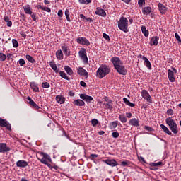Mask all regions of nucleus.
Listing matches in <instances>:
<instances>
[{
    "label": "nucleus",
    "instance_id": "c85d7f7f",
    "mask_svg": "<svg viewBox=\"0 0 181 181\" xmlns=\"http://www.w3.org/2000/svg\"><path fill=\"white\" fill-rule=\"evenodd\" d=\"M152 11V8L150 6L144 7V8L142 11V13L145 16H148L151 14V12Z\"/></svg>",
    "mask_w": 181,
    "mask_h": 181
},
{
    "label": "nucleus",
    "instance_id": "a18cd8bd",
    "mask_svg": "<svg viewBox=\"0 0 181 181\" xmlns=\"http://www.w3.org/2000/svg\"><path fill=\"white\" fill-rule=\"evenodd\" d=\"M99 123V121L97 119H93L91 120V124L93 127H96V125Z\"/></svg>",
    "mask_w": 181,
    "mask_h": 181
},
{
    "label": "nucleus",
    "instance_id": "39448f33",
    "mask_svg": "<svg viewBox=\"0 0 181 181\" xmlns=\"http://www.w3.org/2000/svg\"><path fill=\"white\" fill-rule=\"evenodd\" d=\"M37 160L43 164H47V162L52 163V158L47 154V153L39 152L38 156H37Z\"/></svg>",
    "mask_w": 181,
    "mask_h": 181
},
{
    "label": "nucleus",
    "instance_id": "c756f323",
    "mask_svg": "<svg viewBox=\"0 0 181 181\" xmlns=\"http://www.w3.org/2000/svg\"><path fill=\"white\" fill-rule=\"evenodd\" d=\"M59 76L62 77V78L65 79L66 81H70V77H69L66 72L63 71H58Z\"/></svg>",
    "mask_w": 181,
    "mask_h": 181
},
{
    "label": "nucleus",
    "instance_id": "9b49d317",
    "mask_svg": "<svg viewBox=\"0 0 181 181\" xmlns=\"http://www.w3.org/2000/svg\"><path fill=\"white\" fill-rule=\"evenodd\" d=\"M0 127H6L9 131H11V124H9L7 120L4 119H0Z\"/></svg>",
    "mask_w": 181,
    "mask_h": 181
},
{
    "label": "nucleus",
    "instance_id": "393cba45",
    "mask_svg": "<svg viewBox=\"0 0 181 181\" xmlns=\"http://www.w3.org/2000/svg\"><path fill=\"white\" fill-rule=\"evenodd\" d=\"M23 9L25 14L32 15L33 11L30 5L24 6Z\"/></svg>",
    "mask_w": 181,
    "mask_h": 181
},
{
    "label": "nucleus",
    "instance_id": "ddd939ff",
    "mask_svg": "<svg viewBox=\"0 0 181 181\" xmlns=\"http://www.w3.org/2000/svg\"><path fill=\"white\" fill-rule=\"evenodd\" d=\"M95 14L97 16H100L102 17H106L107 16V13L105 10L100 8V7H97L96 10L95 11Z\"/></svg>",
    "mask_w": 181,
    "mask_h": 181
},
{
    "label": "nucleus",
    "instance_id": "0e129e2a",
    "mask_svg": "<svg viewBox=\"0 0 181 181\" xmlns=\"http://www.w3.org/2000/svg\"><path fill=\"white\" fill-rule=\"evenodd\" d=\"M4 20L5 21L6 23H8V22H9V21H10V18L8 17H7V16H5L4 18Z\"/></svg>",
    "mask_w": 181,
    "mask_h": 181
},
{
    "label": "nucleus",
    "instance_id": "5701e85b",
    "mask_svg": "<svg viewBox=\"0 0 181 181\" xmlns=\"http://www.w3.org/2000/svg\"><path fill=\"white\" fill-rule=\"evenodd\" d=\"M103 106H105V109L110 110V111H112V110L114 108L112 100H110L109 103H104Z\"/></svg>",
    "mask_w": 181,
    "mask_h": 181
},
{
    "label": "nucleus",
    "instance_id": "bb28decb",
    "mask_svg": "<svg viewBox=\"0 0 181 181\" xmlns=\"http://www.w3.org/2000/svg\"><path fill=\"white\" fill-rule=\"evenodd\" d=\"M158 7L161 14H165V11H167V8L165 5H163L161 3H159L158 5Z\"/></svg>",
    "mask_w": 181,
    "mask_h": 181
},
{
    "label": "nucleus",
    "instance_id": "4be33fe9",
    "mask_svg": "<svg viewBox=\"0 0 181 181\" xmlns=\"http://www.w3.org/2000/svg\"><path fill=\"white\" fill-rule=\"evenodd\" d=\"M30 87L33 91L40 92V88L38 87V85L35 82L30 83Z\"/></svg>",
    "mask_w": 181,
    "mask_h": 181
},
{
    "label": "nucleus",
    "instance_id": "6e6552de",
    "mask_svg": "<svg viewBox=\"0 0 181 181\" xmlns=\"http://www.w3.org/2000/svg\"><path fill=\"white\" fill-rule=\"evenodd\" d=\"M76 42L78 44L84 45L85 46H90V42L88 41V40L86 37H79L76 39Z\"/></svg>",
    "mask_w": 181,
    "mask_h": 181
},
{
    "label": "nucleus",
    "instance_id": "69168bd1",
    "mask_svg": "<svg viewBox=\"0 0 181 181\" xmlns=\"http://www.w3.org/2000/svg\"><path fill=\"white\" fill-rule=\"evenodd\" d=\"M139 160L140 161L141 160L143 163H146V161H145L144 157H142V156L139 157Z\"/></svg>",
    "mask_w": 181,
    "mask_h": 181
},
{
    "label": "nucleus",
    "instance_id": "4468645a",
    "mask_svg": "<svg viewBox=\"0 0 181 181\" xmlns=\"http://www.w3.org/2000/svg\"><path fill=\"white\" fill-rule=\"evenodd\" d=\"M103 162L106 163L108 165H110L112 168H114L115 166L118 165V163L115 159L103 160Z\"/></svg>",
    "mask_w": 181,
    "mask_h": 181
},
{
    "label": "nucleus",
    "instance_id": "09e8293b",
    "mask_svg": "<svg viewBox=\"0 0 181 181\" xmlns=\"http://www.w3.org/2000/svg\"><path fill=\"white\" fill-rule=\"evenodd\" d=\"M19 64L21 66H23L25 64V61L23 59H20Z\"/></svg>",
    "mask_w": 181,
    "mask_h": 181
},
{
    "label": "nucleus",
    "instance_id": "72a5a7b5",
    "mask_svg": "<svg viewBox=\"0 0 181 181\" xmlns=\"http://www.w3.org/2000/svg\"><path fill=\"white\" fill-rule=\"evenodd\" d=\"M119 119L122 123H126L127 122V118L124 114L119 115Z\"/></svg>",
    "mask_w": 181,
    "mask_h": 181
},
{
    "label": "nucleus",
    "instance_id": "20e7f679",
    "mask_svg": "<svg viewBox=\"0 0 181 181\" xmlns=\"http://www.w3.org/2000/svg\"><path fill=\"white\" fill-rule=\"evenodd\" d=\"M110 72V69L108 66H107L106 65H102L97 70L96 74L98 77L100 79H102L103 78V77L107 76Z\"/></svg>",
    "mask_w": 181,
    "mask_h": 181
},
{
    "label": "nucleus",
    "instance_id": "423d86ee",
    "mask_svg": "<svg viewBox=\"0 0 181 181\" xmlns=\"http://www.w3.org/2000/svg\"><path fill=\"white\" fill-rule=\"evenodd\" d=\"M81 59L84 62L85 64L88 63L87 53L85 48H81L78 52Z\"/></svg>",
    "mask_w": 181,
    "mask_h": 181
},
{
    "label": "nucleus",
    "instance_id": "412c9836",
    "mask_svg": "<svg viewBox=\"0 0 181 181\" xmlns=\"http://www.w3.org/2000/svg\"><path fill=\"white\" fill-rule=\"evenodd\" d=\"M77 72L81 76H84L86 77L88 76V74L87 71L86 69H84L83 67L78 68Z\"/></svg>",
    "mask_w": 181,
    "mask_h": 181
},
{
    "label": "nucleus",
    "instance_id": "37998d69",
    "mask_svg": "<svg viewBox=\"0 0 181 181\" xmlns=\"http://www.w3.org/2000/svg\"><path fill=\"white\" fill-rule=\"evenodd\" d=\"M65 17L66 18L68 22H71L69 10L65 11Z\"/></svg>",
    "mask_w": 181,
    "mask_h": 181
},
{
    "label": "nucleus",
    "instance_id": "338daca9",
    "mask_svg": "<svg viewBox=\"0 0 181 181\" xmlns=\"http://www.w3.org/2000/svg\"><path fill=\"white\" fill-rule=\"evenodd\" d=\"M80 18L83 21L86 20V16L84 14H80Z\"/></svg>",
    "mask_w": 181,
    "mask_h": 181
},
{
    "label": "nucleus",
    "instance_id": "49530a36",
    "mask_svg": "<svg viewBox=\"0 0 181 181\" xmlns=\"http://www.w3.org/2000/svg\"><path fill=\"white\" fill-rule=\"evenodd\" d=\"M163 163L161 161H159L158 163H151L150 165L151 166H159L161 165Z\"/></svg>",
    "mask_w": 181,
    "mask_h": 181
},
{
    "label": "nucleus",
    "instance_id": "680f3d73",
    "mask_svg": "<svg viewBox=\"0 0 181 181\" xmlns=\"http://www.w3.org/2000/svg\"><path fill=\"white\" fill-rule=\"evenodd\" d=\"M36 8H37V9H38V10H44V7L42 6L41 5H37V6H36Z\"/></svg>",
    "mask_w": 181,
    "mask_h": 181
},
{
    "label": "nucleus",
    "instance_id": "aec40b11",
    "mask_svg": "<svg viewBox=\"0 0 181 181\" xmlns=\"http://www.w3.org/2000/svg\"><path fill=\"white\" fill-rule=\"evenodd\" d=\"M56 100L58 104L63 105L65 103L66 98L62 95H58L56 96Z\"/></svg>",
    "mask_w": 181,
    "mask_h": 181
},
{
    "label": "nucleus",
    "instance_id": "2eb2a0df",
    "mask_svg": "<svg viewBox=\"0 0 181 181\" xmlns=\"http://www.w3.org/2000/svg\"><path fill=\"white\" fill-rule=\"evenodd\" d=\"M129 124L134 127H139V120L136 118H132L129 121Z\"/></svg>",
    "mask_w": 181,
    "mask_h": 181
},
{
    "label": "nucleus",
    "instance_id": "f03ea898",
    "mask_svg": "<svg viewBox=\"0 0 181 181\" xmlns=\"http://www.w3.org/2000/svg\"><path fill=\"white\" fill-rule=\"evenodd\" d=\"M117 27L119 30L124 33L129 32V20L127 18L121 17L117 22Z\"/></svg>",
    "mask_w": 181,
    "mask_h": 181
},
{
    "label": "nucleus",
    "instance_id": "b1692460",
    "mask_svg": "<svg viewBox=\"0 0 181 181\" xmlns=\"http://www.w3.org/2000/svg\"><path fill=\"white\" fill-rule=\"evenodd\" d=\"M74 104L78 107H83L86 105V103L80 99L74 100Z\"/></svg>",
    "mask_w": 181,
    "mask_h": 181
},
{
    "label": "nucleus",
    "instance_id": "a19ab883",
    "mask_svg": "<svg viewBox=\"0 0 181 181\" xmlns=\"http://www.w3.org/2000/svg\"><path fill=\"white\" fill-rule=\"evenodd\" d=\"M117 125H118V124L117 123V122L116 121H113L110 124V128L111 129H115V128H117Z\"/></svg>",
    "mask_w": 181,
    "mask_h": 181
},
{
    "label": "nucleus",
    "instance_id": "f257e3e1",
    "mask_svg": "<svg viewBox=\"0 0 181 181\" xmlns=\"http://www.w3.org/2000/svg\"><path fill=\"white\" fill-rule=\"evenodd\" d=\"M114 68L119 75L125 76L127 74V69L124 66L123 62L119 57H112L110 59Z\"/></svg>",
    "mask_w": 181,
    "mask_h": 181
},
{
    "label": "nucleus",
    "instance_id": "7c9ffc66",
    "mask_svg": "<svg viewBox=\"0 0 181 181\" xmlns=\"http://www.w3.org/2000/svg\"><path fill=\"white\" fill-rule=\"evenodd\" d=\"M141 32L144 34V37H148L149 35L148 30H146V28L144 25L141 27Z\"/></svg>",
    "mask_w": 181,
    "mask_h": 181
},
{
    "label": "nucleus",
    "instance_id": "ea45409f",
    "mask_svg": "<svg viewBox=\"0 0 181 181\" xmlns=\"http://www.w3.org/2000/svg\"><path fill=\"white\" fill-rule=\"evenodd\" d=\"M12 43H13V47L14 48H17V47L19 46V45L18 44V41H17L16 39H13V40H12Z\"/></svg>",
    "mask_w": 181,
    "mask_h": 181
},
{
    "label": "nucleus",
    "instance_id": "f704fd0d",
    "mask_svg": "<svg viewBox=\"0 0 181 181\" xmlns=\"http://www.w3.org/2000/svg\"><path fill=\"white\" fill-rule=\"evenodd\" d=\"M123 100H124V103L125 105H127L129 107H135V104L133 103L129 102V100L127 98H124L123 99Z\"/></svg>",
    "mask_w": 181,
    "mask_h": 181
},
{
    "label": "nucleus",
    "instance_id": "c9c22d12",
    "mask_svg": "<svg viewBox=\"0 0 181 181\" xmlns=\"http://www.w3.org/2000/svg\"><path fill=\"white\" fill-rule=\"evenodd\" d=\"M57 55V58L59 60H62L64 58V54H63V52L62 50H58L56 53Z\"/></svg>",
    "mask_w": 181,
    "mask_h": 181
},
{
    "label": "nucleus",
    "instance_id": "de8ad7c7",
    "mask_svg": "<svg viewBox=\"0 0 181 181\" xmlns=\"http://www.w3.org/2000/svg\"><path fill=\"white\" fill-rule=\"evenodd\" d=\"M144 129H146L148 132H154L155 131L153 127H149V126H145Z\"/></svg>",
    "mask_w": 181,
    "mask_h": 181
},
{
    "label": "nucleus",
    "instance_id": "13d9d810",
    "mask_svg": "<svg viewBox=\"0 0 181 181\" xmlns=\"http://www.w3.org/2000/svg\"><path fill=\"white\" fill-rule=\"evenodd\" d=\"M98 157V154H90V158L91 159H95V158Z\"/></svg>",
    "mask_w": 181,
    "mask_h": 181
},
{
    "label": "nucleus",
    "instance_id": "2f4dec72",
    "mask_svg": "<svg viewBox=\"0 0 181 181\" xmlns=\"http://www.w3.org/2000/svg\"><path fill=\"white\" fill-rule=\"evenodd\" d=\"M50 67L52 69V70L56 73L58 74L59 73V69H57L56 63L54 62H50L49 63Z\"/></svg>",
    "mask_w": 181,
    "mask_h": 181
},
{
    "label": "nucleus",
    "instance_id": "f8f14e48",
    "mask_svg": "<svg viewBox=\"0 0 181 181\" xmlns=\"http://www.w3.org/2000/svg\"><path fill=\"white\" fill-rule=\"evenodd\" d=\"M28 165V163L25 160H19L16 162V166L19 168H25Z\"/></svg>",
    "mask_w": 181,
    "mask_h": 181
},
{
    "label": "nucleus",
    "instance_id": "0eeeda50",
    "mask_svg": "<svg viewBox=\"0 0 181 181\" xmlns=\"http://www.w3.org/2000/svg\"><path fill=\"white\" fill-rule=\"evenodd\" d=\"M141 95L144 100H147V103H153L151 95L147 90H146V89H143V90H141Z\"/></svg>",
    "mask_w": 181,
    "mask_h": 181
},
{
    "label": "nucleus",
    "instance_id": "79ce46f5",
    "mask_svg": "<svg viewBox=\"0 0 181 181\" xmlns=\"http://www.w3.org/2000/svg\"><path fill=\"white\" fill-rule=\"evenodd\" d=\"M42 87L43 88L47 89V88H50V84L48 83L47 82H44V83H42Z\"/></svg>",
    "mask_w": 181,
    "mask_h": 181
},
{
    "label": "nucleus",
    "instance_id": "a211bd4d",
    "mask_svg": "<svg viewBox=\"0 0 181 181\" xmlns=\"http://www.w3.org/2000/svg\"><path fill=\"white\" fill-rule=\"evenodd\" d=\"M62 49L64 52L65 56L69 57L70 56V49H69V47L66 44L62 45Z\"/></svg>",
    "mask_w": 181,
    "mask_h": 181
},
{
    "label": "nucleus",
    "instance_id": "cd10ccee",
    "mask_svg": "<svg viewBox=\"0 0 181 181\" xmlns=\"http://www.w3.org/2000/svg\"><path fill=\"white\" fill-rule=\"evenodd\" d=\"M161 129L168 136H172V132L169 130V129L164 124L160 125Z\"/></svg>",
    "mask_w": 181,
    "mask_h": 181
},
{
    "label": "nucleus",
    "instance_id": "9d476101",
    "mask_svg": "<svg viewBox=\"0 0 181 181\" xmlns=\"http://www.w3.org/2000/svg\"><path fill=\"white\" fill-rule=\"evenodd\" d=\"M81 99L83 100L86 103H92L93 98V96L86 95V93H81L80 95Z\"/></svg>",
    "mask_w": 181,
    "mask_h": 181
},
{
    "label": "nucleus",
    "instance_id": "7ed1b4c3",
    "mask_svg": "<svg viewBox=\"0 0 181 181\" xmlns=\"http://www.w3.org/2000/svg\"><path fill=\"white\" fill-rule=\"evenodd\" d=\"M165 123L170 127V130L175 134L179 132L178 126L176 122L172 117H168L165 119Z\"/></svg>",
    "mask_w": 181,
    "mask_h": 181
},
{
    "label": "nucleus",
    "instance_id": "6ab92c4d",
    "mask_svg": "<svg viewBox=\"0 0 181 181\" xmlns=\"http://www.w3.org/2000/svg\"><path fill=\"white\" fill-rule=\"evenodd\" d=\"M142 59L144 61V65L148 69V70H152V64L151 62L146 58V57H142Z\"/></svg>",
    "mask_w": 181,
    "mask_h": 181
},
{
    "label": "nucleus",
    "instance_id": "e433bc0d",
    "mask_svg": "<svg viewBox=\"0 0 181 181\" xmlns=\"http://www.w3.org/2000/svg\"><path fill=\"white\" fill-rule=\"evenodd\" d=\"M26 59L28 60V62H30V63L31 64H34L35 63V59H33V57L29 54H27L25 56Z\"/></svg>",
    "mask_w": 181,
    "mask_h": 181
},
{
    "label": "nucleus",
    "instance_id": "4d7b16f0",
    "mask_svg": "<svg viewBox=\"0 0 181 181\" xmlns=\"http://www.w3.org/2000/svg\"><path fill=\"white\" fill-rule=\"evenodd\" d=\"M43 11H45L49 13L51 12V9L49 8V7H43Z\"/></svg>",
    "mask_w": 181,
    "mask_h": 181
},
{
    "label": "nucleus",
    "instance_id": "a878e982",
    "mask_svg": "<svg viewBox=\"0 0 181 181\" xmlns=\"http://www.w3.org/2000/svg\"><path fill=\"white\" fill-rule=\"evenodd\" d=\"M27 99L28 100V104L32 105L33 107L36 108V109H39L40 107L38 106V105L37 103H35L33 100H32V98L30 96H28Z\"/></svg>",
    "mask_w": 181,
    "mask_h": 181
},
{
    "label": "nucleus",
    "instance_id": "dca6fc26",
    "mask_svg": "<svg viewBox=\"0 0 181 181\" xmlns=\"http://www.w3.org/2000/svg\"><path fill=\"white\" fill-rule=\"evenodd\" d=\"M168 77L171 83H174L175 81V74L173 70L168 69Z\"/></svg>",
    "mask_w": 181,
    "mask_h": 181
},
{
    "label": "nucleus",
    "instance_id": "6e6d98bb",
    "mask_svg": "<svg viewBox=\"0 0 181 181\" xmlns=\"http://www.w3.org/2000/svg\"><path fill=\"white\" fill-rule=\"evenodd\" d=\"M58 16L60 18H62V16H63V11L62 10L58 11Z\"/></svg>",
    "mask_w": 181,
    "mask_h": 181
},
{
    "label": "nucleus",
    "instance_id": "5fc2aeb1",
    "mask_svg": "<svg viewBox=\"0 0 181 181\" xmlns=\"http://www.w3.org/2000/svg\"><path fill=\"white\" fill-rule=\"evenodd\" d=\"M121 165H122L124 167L127 166L128 165V161L127 160L122 161Z\"/></svg>",
    "mask_w": 181,
    "mask_h": 181
},
{
    "label": "nucleus",
    "instance_id": "f3484780",
    "mask_svg": "<svg viewBox=\"0 0 181 181\" xmlns=\"http://www.w3.org/2000/svg\"><path fill=\"white\" fill-rule=\"evenodd\" d=\"M159 42V37L154 36L152 37L150 41V46H158Z\"/></svg>",
    "mask_w": 181,
    "mask_h": 181
},
{
    "label": "nucleus",
    "instance_id": "e2e57ef3",
    "mask_svg": "<svg viewBox=\"0 0 181 181\" xmlns=\"http://www.w3.org/2000/svg\"><path fill=\"white\" fill-rule=\"evenodd\" d=\"M85 20H86L87 22L93 23V18H86Z\"/></svg>",
    "mask_w": 181,
    "mask_h": 181
},
{
    "label": "nucleus",
    "instance_id": "774afa93",
    "mask_svg": "<svg viewBox=\"0 0 181 181\" xmlns=\"http://www.w3.org/2000/svg\"><path fill=\"white\" fill-rule=\"evenodd\" d=\"M7 26L8 27H11L12 26V22L11 21L7 22Z\"/></svg>",
    "mask_w": 181,
    "mask_h": 181
},
{
    "label": "nucleus",
    "instance_id": "864d4df0",
    "mask_svg": "<svg viewBox=\"0 0 181 181\" xmlns=\"http://www.w3.org/2000/svg\"><path fill=\"white\" fill-rule=\"evenodd\" d=\"M32 19L35 22L37 21V16L35 13L30 14Z\"/></svg>",
    "mask_w": 181,
    "mask_h": 181
},
{
    "label": "nucleus",
    "instance_id": "8fccbe9b",
    "mask_svg": "<svg viewBox=\"0 0 181 181\" xmlns=\"http://www.w3.org/2000/svg\"><path fill=\"white\" fill-rule=\"evenodd\" d=\"M103 38L107 41H110V38L109 37V35H107V34H105V33H103Z\"/></svg>",
    "mask_w": 181,
    "mask_h": 181
},
{
    "label": "nucleus",
    "instance_id": "052dcab7",
    "mask_svg": "<svg viewBox=\"0 0 181 181\" xmlns=\"http://www.w3.org/2000/svg\"><path fill=\"white\" fill-rule=\"evenodd\" d=\"M126 116L128 118H131L132 117V112H126Z\"/></svg>",
    "mask_w": 181,
    "mask_h": 181
},
{
    "label": "nucleus",
    "instance_id": "4c0bfd02",
    "mask_svg": "<svg viewBox=\"0 0 181 181\" xmlns=\"http://www.w3.org/2000/svg\"><path fill=\"white\" fill-rule=\"evenodd\" d=\"M82 5H88L92 2V0H78Z\"/></svg>",
    "mask_w": 181,
    "mask_h": 181
},
{
    "label": "nucleus",
    "instance_id": "3c124183",
    "mask_svg": "<svg viewBox=\"0 0 181 181\" xmlns=\"http://www.w3.org/2000/svg\"><path fill=\"white\" fill-rule=\"evenodd\" d=\"M175 37H176L177 40L178 42H181V37H180V36L178 35V33H175Z\"/></svg>",
    "mask_w": 181,
    "mask_h": 181
},
{
    "label": "nucleus",
    "instance_id": "bf43d9fd",
    "mask_svg": "<svg viewBox=\"0 0 181 181\" xmlns=\"http://www.w3.org/2000/svg\"><path fill=\"white\" fill-rule=\"evenodd\" d=\"M81 86L83 88H86V83L84 82V81H81V83H80Z\"/></svg>",
    "mask_w": 181,
    "mask_h": 181
},
{
    "label": "nucleus",
    "instance_id": "1a4fd4ad",
    "mask_svg": "<svg viewBox=\"0 0 181 181\" xmlns=\"http://www.w3.org/2000/svg\"><path fill=\"white\" fill-rule=\"evenodd\" d=\"M11 151V148L8 147L6 143H0V153H6Z\"/></svg>",
    "mask_w": 181,
    "mask_h": 181
},
{
    "label": "nucleus",
    "instance_id": "c03bdc74",
    "mask_svg": "<svg viewBox=\"0 0 181 181\" xmlns=\"http://www.w3.org/2000/svg\"><path fill=\"white\" fill-rule=\"evenodd\" d=\"M112 136L114 139H117L119 136V133L117 132H114L112 133Z\"/></svg>",
    "mask_w": 181,
    "mask_h": 181
},
{
    "label": "nucleus",
    "instance_id": "473e14b6",
    "mask_svg": "<svg viewBox=\"0 0 181 181\" xmlns=\"http://www.w3.org/2000/svg\"><path fill=\"white\" fill-rule=\"evenodd\" d=\"M64 70H65V72H66V74L69 76H71L74 74L73 70L69 66H65Z\"/></svg>",
    "mask_w": 181,
    "mask_h": 181
},
{
    "label": "nucleus",
    "instance_id": "58836bf2",
    "mask_svg": "<svg viewBox=\"0 0 181 181\" xmlns=\"http://www.w3.org/2000/svg\"><path fill=\"white\" fill-rule=\"evenodd\" d=\"M6 59H7V56L4 53L0 52V61L4 62Z\"/></svg>",
    "mask_w": 181,
    "mask_h": 181
},
{
    "label": "nucleus",
    "instance_id": "603ef678",
    "mask_svg": "<svg viewBox=\"0 0 181 181\" xmlns=\"http://www.w3.org/2000/svg\"><path fill=\"white\" fill-rule=\"evenodd\" d=\"M167 114L168 115H173V109H169L167 110Z\"/></svg>",
    "mask_w": 181,
    "mask_h": 181
}]
</instances>
